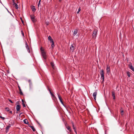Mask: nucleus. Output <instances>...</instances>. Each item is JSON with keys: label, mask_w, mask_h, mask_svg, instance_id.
I'll use <instances>...</instances> for the list:
<instances>
[{"label": "nucleus", "mask_w": 134, "mask_h": 134, "mask_svg": "<svg viewBox=\"0 0 134 134\" xmlns=\"http://www.w3.org/2000/svg\"><path fill=\"white\" fill-rule=\"evenodd\" d=\"M22 104L23 105L24 107H26V106L25 105V104H24V102H22Z\"/></svg>", "instance_id": "nucleus-30"}, {"label": "nucleus", "mask_w": 134, "mask_h": 134, "mask_svg": "<svg viewBox=\"0 0 134 134\" xmlns=\"http://www.w3.org/2000/svg\"><path fill=\"white\" fill-rule=\"evenodd\" d=\"M21 108V106L20 105H16V108L17 111H19L20 110Z\"/></svg>", "instance_id": "nucleus-7"}, {"label": "nucleus", "mask_w": 134, "mask_h": 134, "mask_svg": "<svg viewBox=\"0 0 134 134\" xmlns=\"http://www.w3.org/2000/svg\"><path fill=\"white\" fill-rule=\"evenodd\" d=\"M57 95H58V97L60 100V101L61 102L62 101V97H61L60 95L59 94V93H57Z\"/></svg>", "instance_id": "nucleus-16"}, {"label": "nucleus", "mask_w": 134, "mask_h": 134, "mask_svg": "<svg viewBox=\"0 0 134 134\" xmlns=\"http://www.w3.org/2000/svg\"><path fill=\"white\" fill-rule=\"evenodd\" d=\"M129 67L131 70L133 71L134 72V68L132 66V64L131 63H130L129 65Z\"/></svg>", "instance_id": "nucleus-5"}, {"label": "nucleus", "mask_w": 134, "mask_h": 134, "mask_svg": "<svg viewBox=\"0 0 134 134\" xmlns=\"http://www.w3.org/2000/svg\"><path fill=\"white\" fill-rule=\"evenodd\" d=\"M81 10V8H79V9H78V11L77 12V14H79V12Z\"/></svg>", "instance_id": "nucleus-31"}, {"label": "nucleus", "mask_w": 134, "mask_h": 134, "mask_svg": "<svg viewBox=\"0 0 134 134\" xmlns=\"http://www.w3.org/2000/svg\"><path fill=\"white\" fill-rule=\"evenodd\" d=\"M72 124L73 129H74V130H76V127L75 126L73 122H72Z\"/></svg>", "instance_id": "nucleus-22"}, {"label": "nucleus", "mask_w": 134, "mask_h": 134, "mask_svg": "<svg viewBox=\"0 0 134 134\" xmlns=\"http://www.w3.org/2000/svg\"><path fill=\"white\" fill-rule=\"evenodd\" d=\"M9 101L11 103H13V102L10 99H9Z\"/></svg>", "instance_id": "nucleus-36"}, {"label": "nucleus", "mask_w": 134, "mask_h": 134, "mask_svg": "<svg viewBox=\"0 0 134 134\" xmlns=\"http://www.w3.org/2000/svg\"><path fill=\"white\" fill-rule=\"evenodd\" d=\"M52 97L53 98V100H55V99H56L55 96V97Z\"/></svg>", "instance_id": "nucleus-35"}, {"label": "nucleus", "mask_w": 134, "mask_h": 134, "mask_svg": "<svg viewBox=\"0 0 134 134\" xmlns=\"http://www.w3.org/2000/svg\"><path fill=\"white\" fill-rule=\"evenodd\" d=\"M98 30L96 29H94L93 31L92 35V37L94 39H95L96 37L97 34Z\"/></svg>", "instance_id": "nucleus-2"}, {"label": "nucleus", "mask_w": 134, "mask_h": 134, "mask_svg": "<svg viewBox=\"0 0 134 134\" xmlns=\"http://www.w3.org/2000/svg\"><path fill=\"white\" fill-rule=\"evenodd\" d=\"M61 102V103L63 105H64V106H65H65L64 105V104L63 103V101H62L61 102Z\"/></svg>", "instance_id": "nucleus-34"}, {"label": "nucleus", "mask_w": 134, "mask_h": 134, "mask_svg": "<svg viewBox=\"0 0 134 134\" xmlns=\"http://www.w3.org/2000/svg\"><path fill=\"white\" fill-rule=\"evenodd\" d=\"M48 24H47V25H48Z\"/></svg>", "instance_id": "nucleus-41"}, {"label": "nucleus", "mask_w": 134, "mask_h": 134, "mask_svg": "<svg viewBox=\"0 0 134 134\" xmlns=\"http://www.w3.org/2000/svg\"><path fill=\"white\" fill-rule=\"evenodd\" d=\"M0 118L2 119L3 120H4L5 119V118L3 117H2V116H0Z\"/></svg>", "instance_id": "nucleus-33"}, {"label": "nucleus", "mask_w": 134, "mask_h": 134, "mask_svg": "<svg viewBox=\"0 0 134 134\" xmlns=\"http://www.w3.org/2000/svg\"><path fill=\"white\" fill-rule=\"evenodd\" d=\"M41 0H40L38 2V7H39L40 5V2H41Z\"/></svg>", "instance_id": "nucleus-28"}, {"label": "nucleus", "mask_w": 134, "mask_h": 134, "mask_svg": "<svg viewBox=\"0 0 134 134\" xmlns=\"http://www.w3.org/2000/svg\"><path fill=\"white\" fill-rule=\"evenodd\" d=\"M21 34H22L23 36V37H24V34L23 31H21Z\"/></svg>", "instance_id": "nucleus-29"}, {"label": "nucleus", "mask_w": 134, "mask_h": 134, "mask_svg": "<svg viewBox=\"0 0 134 134\" xmlns=\"http://www.w3.org/2000/svg\"><path fill=\"white\" fill-rule=\"evenodd\" d=\"M49 91L51 95V96H52V97H55V95L52 93V92H51V91H50V90H49Z\"/></svg>", "instance_id": "nucleus-25"}, {"label": "nucleus", "mask_w": 134, "mask_h": 134, "mask_svg": "<svg viewBox=\"0 0 134 134\" xmlns=\"http://www.w3.org/2000/svg\"><path fill=\"white\" fill-rule=\"evenodd\" d=\"M48 40L50 41L51 42L53 41V40L52 38L50 36L48 37Z\"/></svg>", "instance_id": "nucleus-14"}, {"label": "nucleus", "mask_w": 134, "mask_h": 134, "mask_svg": "<svg viewBox=\"0 0 134 134\" xmlns=\"http://www.w3.org/2000/svg\"><path fill=\"white\" fill-rule=\"evenodd\" d=\"M130 72L129 71L127 72V74L129 77H130Z\"/></svg>", "instance_id": "nucleus-27"}, {"label": "nucleus", "mask_w": 134, "mask_h": 134, "mask_svg": "<svg viewBox=\"0 0 134 134\" xmlns=\"http://www.w3.org/2000/svg\"><path fill=\"white\" fill-rule=\"evenodd\" d=\"M112 96L113 97V99H115V93L114 92H112Z\"/></svg>", "instance_id": "nucleus-18"}, {"label": "nucleus", "mask_w": 134, "mask_h": 134, "mask_svg": "<svg viewBox=\"0 0 134 134\" xmlns=\"http://www.w3.org/2000/svg\"><path fill=\"white\" fill-rule=\"evenodd\" d=\"M10 113L11 114H12V111H10Z\"/></svg>", "instance_id": "nucleus-38"}, {"label": "nucleus", "mask_w": 134, "mask_h": 134, "mask_svg": "<svg viewBox=\"0 0 134 134\" xmlns=\"http://www.w3.org/2000/svg\"><path fill=\"white\" fill-rule=\"evenodd\" d=\"M30 16L31 20L33 23H35L36 22V20L35 19V17L34 15H31Z\"/></svg>", "instance_id": "nucleus-4"}, {"label": "nucleus", "mask_w": 134, "mask_h": 134, "mask_svg": "<svg viewBox=\"0 0 134 134\" xmlns=\"http://www.w3.org/2000/svg\"><path fill=\"white\" fill-rule=\"evenodd\" d=\"M29 126L31 128V129H32L33 131H35V128H34V127L33 126Z\"/></svg>", "instance_id": "nucleus-21"}, {"label": "nucleus", "mask_w": 134, "mask_h": 134, "mask_svg": "<svg viewBox=\"0 0 134 134\" xmlns=\"http://www.w3.org/2000/svg\"><path fill=\"white\" fill-rule=\"evenodd\" d=\"M22 102H24L23 99H22Z\"/></svg>", "instance_id": "nucleus-39"}, {"label": "nucleus", "mask_w": 134, "mask_h": 134, "mask_svg": "<svg viewBox=\"0 0 134 134\" xmlns=\"http://www.w3.org/2000/svg\"><path fill=\"white\" fill-rule=\"evenodd\" d=\"M18 87L19 88V93L20 94V95H23V93L21 90V89L20 88V87L19 86H18Z\"/></svg>", "instance_id": "nucleus-10"}, {"label": "nucleus", "mask_w": 134, "mask_h": 134, "mask_svg": "<svg viewBox=\"0 0 134 134\" xmlns=\"http://www.w3.org/2000/svg\"><path fill=\"white\" fill-rule=\"evenodd\" d=\"M97 92H94L93 94V96L94 99L95 100H96V96L97 95Z\"/></svg>", "instance_id": "nucleus-9"}, {"label": "nucleus", "mask_w": 134, "mask_h": 134, "mask_svg": "<svg viewBox=\"0 0 134 134\" xmlns=\"http://www.w3.org/2000/svg\"><path fill=\"white\" fill-rule=\"evenodd\" d=\"M5 110L7 111H9L10 109L6 107L5 108Z\"/></svg>", "instance_id": "nucleus-26"}, {"label": "nucleus", "mask_w": 134, "mask_h": 134, "mask_svg": "<svg viewBox=\"0 0 134 134\" xmlns=\"http://www.w3.org/2000/svg\"><path fill=\"white\" fill-rule=\"evenodd\" d=\"M123 111L122 110L121 111V115H123Z\"/></svg>", "instance_id": "nucleus-32"}, {"label": "nucleus", "mask_w": 134, "mask_h": 134, "mask_svg": "<svg viewBox=\"0 0 134 134\" xmlns=\"http://www.w3.org/2000/svg\"><path fill=\"white\" fill-rule=\"evenodd\" d=\"M10 126H11L10 124H9V125L7 126L6 127V132H7L9 130V129L10 128Z\"/></svg>", "instance_id": "nucleus-13"}, {"label": "nucleus", "mask_w": 134, "mask_h": 134, "mask_svg": "<svg viewBox=\"0 0 134 134\" xmlns=\"http://www.w3.org/2000/svg\"><path fill=\"white\" fill-rule=\"evenodd\" d=\"M51 64L53 68V69H54L55 68V66L54 63L53 62H51Z\"/></svg>", "instance_id": "nucleus-19"}, {"label": "nucleus", "mask_w": 134, "mask_h": 134, "mask_svg": "<svg viewBox=\"0 0 134 134\" xmlns=\"http://www.w3.org/2000/svg\"><path fill=\"white\" fill-rule=\"evenodd\" d=\"M100 74L101 75V78L102 79V81H104V71L103 70H102L100 71Z\"/></svg>", "instance_id": "nucleus-3"}, {"label": "nucleus", "mask_w": 134, "mask_h": 134, "mask_svg": "<svg viewBox=\"0 0 134 134\" xmlns=\"http://www.w3.org/2000/svg\"><path fill=\"white\" fill-rule=\"evenodd\" d=\"M66 126V128L70 131V132H72V130L71 129L70 127L68 126Z\"/></svg>", "instance_id": "nucleus-11"}, {"label": "nucleus", "mask_w": 134, "mask_h": 134, "mask_svg": "<svg viewBox=\"0 0 134 134\" xmlns=\"http://www.w3.org/2000/svg\"><path fill=\"white\" fill-rule=\"evenodd\" d=\"M52 43L51 46L53 48L55 46L54 41L51 42Z\"/></svg>", "instance_id": "nucleus-23"}, {"label": "nucleus", "mask_w": 134, "mask_h": 134, "mask_svg": "<svg viewBox=\"0 0 134 134\" xmlns=\"http://www.w3.org/2000/svg\"><path fill=\"white\" fill-rule=\"evenodd\" d=\"M31 9H32V11H33V12H35L36 10V9L35 8V7L34 6H33L32 7V8Z\"/></svg>", "instance_id": "nucleus-20"}, {"label": "nucleus", "mask_w": 134, "mask_h": 134, "mask_svg": "<svg viewBox=\"0 0 134 134\" xmlns=\"http://www.w3.org/2000/svg\"><path fill=\"white\" fill-rule=\"evenodd\" d=\"M13 5L14 6L15 8L16 9H18V5L16 3H15V2H14V1H13Z\"/></svg>", "instance_id": "nucleus-8"}, {"label": "nucleus", "mask_w": 134, "mask_h": 134, "mask_svg": "<svg viewBox=\"0 0 134 134\" xmlns=\"http://www.w3.org/2000/svg\"><path fill=\"white\" fill-rule=\"evenodd\" d=\"M26 48L27 49V51L28 52L30 53V50L29 49V47L28 46V45L27 43L26 42Z\"/></svg>", "instance_id": "nucleus-15"}, {"label": "nucleus", "mask_w": 134, "mask_h": 134, "mask_svg": "<svg viewBox=\"0 0 134 134\" xmlns=\"http://www.w3.org/2000/svg\"><path fill=\"white\" fill-rule=\"evenodd\" d=\"M75 132L76 133V134H77V131H76V130H74Z\"/></svg>", "instance_id": "nucleus-37"}, {"label": "nucleus", "mask_w": 134, "mask_h": 134, "mask_svg": "<svg viewBox=\"0 0 134 134\" xmlns=\"http://www.w3.org/2000/svg\"><path fill=\"white\" fill-rule=\"evenodd\" d=\"M75 49V47L73 46V45H71L70 47V51L72 52H73Z\"/></svg>", "instance_id": "nucleus-6"}, {"label": "nucleus", "mask_w": 134, "mask_h": 134, "mask_svg": "<svg viewBox=\"0 0 134 134\" xmlns=\"http://www.w3.org/2000/svg\"><path fill=\"white\" fill-rule=\"evenodd\" d=\"M110 71V68L109 67L107 66V73H109Z\"/></svg>", "instance_id": "nucleus-17"}, {"label": "nucleus", "mask_w": 134, "mask_h": 134, "mask_svg": "<svg viewBox=\"0 0 134 134\" xmlns=\"http://www.w3.org/2000/svg\"><path fill=\"white\" fill-rule=\"evenodd\" d=\"M77 31H78L77 29H74V32L73 34V35L74 36H75L77 34Z\"/></svg>", "instance_id": "nucleus-12"}, {"label": "nucleus", "mask_w": 134, "mask_h": 134, "mask_svg": "<svg viewBox=\"0 0 134 134\" xmlns=\"http://www.w3.org/2000/svg\"><path fill=\"white\" fill-rule=\"evenodd\" d=\"M40 50L41 51L42 55L43 58L44 59H46L47 58L46 53L44 51V50L42 49V47H41V48Z\"/></svg>", "instance_id": "nucleus-1"}, {"label": "nucleus", "mask_w": 134, "mask_h": 134, "mask_svg": "<svg viewBox=\"0 0 134 134\" xmlns=\"http://www.w3.org/2000/svg\"><path fill=\"white\" fill-rule=\"evenodd\" d=\"M24 123L27 124L28 123V121L26 119H25L24 120Z\"/></svg>", "instance_id": "nucleus-24"}, {"label": "nucleus", "mask_w": 134, "mask_h": 134, "mask_svg": "<svg viewBox=\"0 0 134 134\" xmlns=\"http://www.w3.org/2000/svg\"><path fill=\"white\" fill-rule=\"evenodd\" d=\"M60 2L62 0H59Z\"/></svg>", "instance_id": "nucleus-40"}]
</instances>
